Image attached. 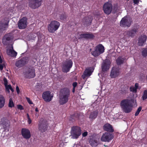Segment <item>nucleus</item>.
Instances as JSON below:
<instances>
[{
  "label": "nucleus",
  "mask_w": 147,
  "mask_h": 147,
  "mask_svg": "<svg viewBox=\"0 0 147 147\" xmlns=\"http://www.w3.org/2000/svg\"><path fill=\"white\" fill-rule=\"evenodd\" d=\"M35 111L36 112H38V108L36 107V109H35Z\"/></svg>",
  "instance_id": "6e6d98bb"
},
{
  "label": "nucleus",
  "mask_w": 147,
  "mask_h": 147,
  "mask_svg": "<svg viewBox=\"0 0 147 147\" xmlns=\"http://www.w3.org/2000/svg\"><path fill=\"white\" fill-rule=\"evenodd\" d=\"M140 0H134V3L135 4L138 5Z\"/></svg>",
  "instance_id": "de8ad7c7"
},
{
  "label": "nucleus",
  "mask_w": 147,
  "mask_h": 147,
  "mask_svg": "<svg viewBox=\"0 0 147 147\" xmlns=\"http://www.w3.org/2000/svg\"><path fill=\"white\" fill-rule=\"evenodd\" d=\"M133 102L134 100L131 99V101L128 99H125L121 100L120 102V106L123 111L126 113L130 112L133 107V105L131 102Z\"/></svg>",
  "instance_id": "f03ea898"
},
{
  "label": "nucleus",
  "mask_w": 147,
  "mask_h": 147,
  "mask_svg": "<svg viewBox=\"0 0 147 147\" xmlns=\"http://www.w3.org/2000/svg\"><path fill=\"white\" fill-rule=\"evenodd\" d=\"M95 17L96 18L97 17L98 18H99L100 17V15H96L95 16Z\"/></svg>",
  "instance_id": "603ef678"
},
{
  "label": "nucleus",
  "mask_w": 147,
  "mask_h": 147,
  "mask_svg": "<svg viewBox=\"0 0 147 147\" xmlns=\"http://www.w3.org/2000/svg\"><path fill=\"white\" fill-rule=\"evenodd\" d=\"M88 135V132L87 131H85L82 134V136L85 137L86 136Z\"/></svg>",
  "instance_id": "c03bdc74"
},
{
  "label": "nucleus",
  "mask_w": 147,
  "mask_h": 147,
  "mask_svg": "<svg viewBox=\"0 0 147 147\" xmlns=\"http://www.w3.org/2000/svg\"><path fill=\"white\" fill-rule=\"evenodd\" d=\"M75 88L73 87L72 90V92L73 93H74L75 92Z\"/></svg>",
  "instance_id": "864d4df0"
},
{
  "label": "nucleus",
  "mask_w": 147,
  "mask_h": 147,
  "mask_svg": "<svg viewBox=\"0 0 147 147\" xmlns=\"http://www.w3.org/2000/svg\"><path fill=\"white\" fill-rule=\"evenodd\" d=\"M42 0H29L28 5L31 8L35 9L40 7Z\"/></svg>",
  "instance_id": "9b49d317"
},
{
  "label": "nucleus",
  "mask_w": 147,
  "mask_h": 147,
  "mask_svg": "<svg viewBox=\"0 0 147 147\" xmlns=\"http://www.w3.org/2000/svg\"><path fill=\"white\" fill-rule=\"evenodd\" d=\"M114 137V136L113 134L107 132L103 134L101 140L103 142H109Z\"/></svg>",
  "instance_id": "ddd939ff"
},
{
  "label": "nucleus",
  "mask_w": 147,
  "mask_h": 147,
  "mask_svg": "<svg viewBox=\"0 0 147 147\" xmlns=\"http://www.w3.org/2000/svg\"><path fill=\"white\" fill-rule=\"evenodd\" d=\"M104 146H105V147H108V146L107 145H105L104 144Z\"/></svg>",
  "instance_id": "bf43d9fd"
},
{
  "label": "nucleus",
  "mask_w": 147,
  "mask_h": 147,
  "mask_svg": "<svg viewBox=\"0 0 147 147\" xmlns=\"http://www.w3.org/2000/svg\"><path fill=\"white\" fill-rule=\"evenodd\" d=\"M105 50L104 47L101 44H99L95 47V50L91 52L92 55L95 57H97L102 53Z\"/></svg>",
  "instance_id": "423d86ee"
},
{
  "label": "nucleus",
  "mask_w": 147,
  "mask_h": 147,
  "mask_svg": "<svg viewBox=\"0 0 147 147\" xmlns=\"http://www.w3.org/2000/svg\"><path fill=\"white\" fill-rule=\"evenodd\" d=\"M73 65V62L71 60H67L62 63V71L63 72L67 73L69 72Z\"/></svg>",
  "instance_id": "39448f33"
},
{
  "label": "nucleus",
  "mask_w": 147,
  "mask_h": 147,
  "mask_svg": "<svg viewBox=\"0 0 147 147\" xmlns=\"http://www.w3.org/2000/svg\"><path fill=\"white\" fill-rule=\"evenodd\" d=\"M26 115H27V117L28 119H30V117H29V115L28 113H27L26 114Z\"/></svg>",
  "instance_id": "5fc2aeb1"
},
{
  "label": "nucleus",
  "mask_w": 147,
  "mask_h": 147,
  "mask_svg": "<svg viewBox=\"0 0 147 147\" xmlns=\"http://www.w3.org/2000/svg\"><path fill=\"white\" fill-rule=\"evenodd\" d=\"M132 22L131 19L127 17L123 18L120 22V26L124 27H129Z\"/></svg>",
  "instance_id": "1a4fd4ad"
},
{
  "label": "nucleus",
  "mask_w": 147,
  "mask_h": 147,
  "mask_svg": "<svg viewBox=\"0 0 147 147\" xmlns=\"http://www.w3.org/2000/svg\"><path fill=\"white\" fill-rule=\"evenodd\" d=\"M60 19L61 20H64L66 19V16L63 14H61L59 16Z\"/></svg>",
  "instance_id": "58836bf2"
},
{
  "label": "nucleus",
  "mask_w": 147,
  "mask_h": 147,
  "mask_svg": "<svg viewBox=\"0 0 147 147\" xmlns=\"http://www.w3.org/2000/svg\"><path fill=\"white\" fill-rule=\"evenodd\" d=\"M141 53L144 57H146L147 56V48H143Z\"/></svg>",
  "instance_id": "2f4dec72"
},
{
  "label": "nucleus",
  "mask_w": 147,
  "mask_h": 147,
  "mask_svg": "<svg viewBox=\"0 0 147 147\" xmlns=\"http://www.w3.org/2000/svg\"><path fill=\"white\" fill-rule=\"evenodd\" d=\"M28 19L25 17H23L19 21L18 24L20 29H24L27 26Z\"/></svg>",
  "instance_id": "4468645a"
},
{
  "label": "nucleus",
  "mask_w": 147,
  "mask_h": 147,
  "mask_svg": "<svg viewBox=\"0 0 147 147\" xmlns=\"http://www.w3.org/2000/svg\"><path fill=\"white\" fill-rule=\"evenodd\" d=\"M147 39L146 35H144L140 36L139 38L138 44L140 46H142L144 44L145 42Z\"/></svg>",
  "instance_id": "5701e85b"
},
{
  "label": "nucleus",
  "mask_w": 147,
  "mask_h": 147,
  "mask_svg": "<svg viewBox=\"0 0 147 147\" xmlns=\"http://www.w3.org/2000/svg\"><path fill=\"white\" fill-rule=\"evenodd\" d=\"M114 8V10H115V12H116L117 11H118V9H117V6H115Z\"/></svg>",
  "instance_id": "09e8293b"
},
{
  "label": "nucleus",
  "mask_w": 147,
  "mask_h": 147,
  "mask_svg": "<svg viewBox=\"0 0 147 147\" xmlns=\"http://www.w3.org/2000/svg\"><path fill=\"white\" fill-rule=\"evenodd\" d=\"M60 26V23L56 20L51 21L47 26V30L50 33H53L58 29Z\"/></svg>",
  "instance_id": "7ed1b4c3"
},
{
  "label": "nucleus",
  "mask_w": 147,
  "mask_h": 147,
  "mask_svg": "<svg viewBox=\"0 0 147 147\" xmlns=\"http://www.w3.org/2000/svg\"><path fill=\"white\" fill-rule=\"evenodd\" d=\"M5 90L6 91L8 92H9V89L11 87V85H8L7 84L6 86H5Z\"/></svg>",
  "instance_id": "c9c22d12"
},
{
  "label": "nucleus",
  "mask_w": 147,
  "mask_h": 147,
  "mask_svg": "<svg viewBox=\"0 0 147 147\" xmlns=\"http://www.w3.org/2000/svg\"><path fill=\"white\" fill-rule=\"evenodd\" d=\"M6 52L8 55L11 57H16L17 55V53L13 50V46L11 49H7Z\"/></svg>",
  "instance_id": "b1692460"
},
{
  "label": "nucleus",
  "mask_w": 147,
  "mask_h": 147,
  "mask_svg": "<svg viewBox=\"0 0 147 147\" xmlns=\"http://www.w3.org/2000/svg\"><path fill=\"white\" fill-rule=\"evenodd\" d=\"M119 69L116 67H113L111 71L110 76L111 78H115L119 75Z\"/></svg>",
  "instance_id": "6ab92c4d"
},
{
  "label": "nucleus",
  "mask_w": 147,
  "mask_h": 147,
  "mask_svg": "<svg viewBox=\"0 0 147 147\" xmlns=\"http://www.w3.org/2000/svg\"><path fill=\"white\" fill-rule=\"evenodd\" d=\"M142 98V99L144 100L147 98V90H145L144 91Z\"/></svg>",
  "instance_id": "72a5a7b5"
},
{
  "label": "nucleus",
  "mask_w": 147,
  "mask_h": 147,
  "mask_svg": "<svg viewBox=\"0 0 147 147\" xmlns=\"http://www.w3.org/2000/svg\"><path fill=\"white\" fill-rule=\"evenodd\" d=\"M13 34L12 33L6 34L2 38V42L5 45H8L9 43L11 41L13 38Z\"/></svg>",
  "instance_id": "0eeeda50"
},
{
  "label": "nucleus",
  "mask_w": 147,
  "mask_h": 147,
  "mask_svg": "<svg viewBox=\"0 0 147 147\" xmlns=\"http://www.w3.org/2000/svg\"><path fill=\"white\" fill-rule=\"evenodd\" d=\"M98 111L97 110L92 112L90 114L89 118L91 120L95 119L97 117Z\"/></svg>",
  "instance_id": "cd10ccee"
},
{
  "label": "nucleus",
  "mask_w": 147,
  "mask_h": 147,
  "mask_svg": "<svg viewBox=\"0 0 147 147\" xmlns=\"http://www.w3.org/2000/svg\"><path fill=\"white\" fill-rule=\"evenodd\" d=\"M70 90L68 88H64L60 91L59 102L60 105H63L66 103L69 100L70 96Z\"/></svg>",
  "instance_id": "f257e3e1"
},
{
  "label": "nucleus",
  "mask_w": 147,
  "mask_h": 147,
  "mask_svg": "<svg viewBox=\"0 0 147 147\" xmlns=\"http://www.w3.org/2000/svg\"><path fill=\"white\" fill-rule=\"evenodd\" d=\"M93 72L92 68L90 67L86 68L84 72L83 75L82 76V77L84 79L86 77L90 76Z\"/></svg>",
  "instance_id": "412c9836"
},
{
  "label": "nucleus",
  "mask_w": 147,
  "mask_h": 147,
  "mask_svg": "<svg viewBox=\"0 0 147 147\" xmlns=\"http://www.w3.org/2000/svg\"><path fill=\"white\" fill-rule=\"evenodd\" d=\"M9 21L6 23L0 24V33H3V31L6 30L7 28V26L8 25Z\"/></svg>",
  "instance_id": "bb28decb"
},
{
  "label": "nucleus",
  "mask_w": 147,
  "mask_h": 147,
  "mask_svg": "<svg viewBox=\"0 0 147 147\" xmlns=\"http://www.w3.org/2000/svg\"><path fill=\"white\" fill-rule=\"evenodd\" d=\"M141 109H142V108L141 107H140L138 108L137 111L135 113V116H137L138 115L140 112L141 111Z\"/></svg>",
  "instance_id": "e433bc0d"
},
{
  "label": "nucleus",
  "mask_w": 147,
  "mask_h": 147,
  "mask_svg": "<svg viewBox=\"0 0 147 147\" xmlns=\"http://www.w3.org/2000/svg\"><path fill=\"white\" fill-rule=\"evenodd\" d=\"M36 87L37 88L38 87H39V85H36Z\"/></svg>",
  "instance_id": "13d9d810"
},
{
  "label": "nucleus",
  "mask_w": 147,
  "mask_h": 147,
  "mask_svg": "<svg viewBox=\"0 0 147 147\" xmlns=\"http://www.w3.org/2000/svg\"><path fill=\"white\" fill-rule=\"evenodd\" d=\"M138 86V83H136L135 85V88H136V89H137Z\"/></svg>",
  "instance_id": "8fccbe9b"
},
{
  "label": "nucleus",
  "mask_w": 147,
  "mask_h": 147,
  "mask_svg": "<svg viewBox=\"0 0 147 147\" xmlns=\"http://www.w3.org/2000/svg\"><path fill=\"white\" fill-rule=\"evenodd\" d=\"M24 75L26 78L30 79L34 78L36 76L34 69L33 67L29 68L26 71Z\"/></svg>",
  "instance_id": "9d476101"
},
{
  "label": "nucleus",
  "mask_w": 147,
  "mask_h": 147,
  "mask_svg": "<svg viewBox=\"0 0 147 147\" xmlns=\"http://www.w3.org/2000/svg\"><path fill=\"white\" fill-rule=\"evenodd\" d=\"M125 59L122 58L121 57H119L116 59V63L117 65H121L124 62Z\"/></svg>",
  "instance_id": "c85d7f7f"
},
{
  "label": "nucleus",
  "mask_w": 147,
  "mask_h": 147,
  "mask_svg": "<svg viewBox=\"0 0 147 147\" xmlns=\"http://www.w3.org/2000/svg\"><path fill=\"white\" fill-rule=\"evenodd\" d=\"M28 58L23 57L20 59L16 61L15 65L18 68L23 67L28 62Z\"/></svg>",
  "instance_id": "2eb2a0df"
},
{
  "label": "nucleus",
  "mask_w": 147,
  "mask_h": 147,
  "mask_svg": "<svg viewBox=\"0 0 147 147\" xmlns=\"http://www.w3.org/2000/svg\"><path fill=\"white\" fill-rule=\"evenodd\" d=\"M92 20V18L91 16L86 17L83 19V23L85 26H88L91 24Z\"/></svg>",
  "instance_id": "4be33fe9"
},
{
  "label": "nucleus",
  "mask_w": 147,
  "mask_h": 147,
  "mask_svg": "<svg viewBox=\"0 0 147 147\" xmlns=\"http://www.w3.org/2000/svg\"><path fill=\"white\" fill-rule=\"evenodd\" d=\"M47 125L45 123L42 121L39 122L38 129L40 131L42 132H45L47 130Z\"/></svg>",
  "instance_id": "aec40b11"
},
{
  "label": "nucleus",
  "mask_w": 147,
  "mask_h": 147,
  "mask_svg": "<svg viewBox=\"0 0 147 147\" xmlns=\"http://www.w3.org/2000/svg\"><path fill=\"white\" fill-rule=\"evenodd\" d=\"M21 133L23 138L26 140L29 139L31 136L30 132L28 129L26 128H22Z\"/></svg>",
  "instance_id": "dca6fc26"
},
{
  "label": "nucleus",
  "mask_w": 147,
  "mask_h": 147,
  "mask_svg": "<svg viewBox=\"0 0 147 147\" xmlns=\"http://www.w3.org/2000/svg\"><path fill=\"white\" fill-rule=\"evenodd\" d=\"M28 123L29 124L31 123L32 122V121L30 119H28Z\"/></svg>",
  "instance_id": "3c124183"
},
{
  "label": "nucleus",
  "mask_w": 147,
  "mask_h": 147,
  "mask_svg": "<svg viewBox=\"0 0 147 147\" xmlns=\"http://www.w3.org/2000/svg\"><path fill=\"white\" fill-rule=\"evenodd\" d=\"M79 115L78 113H76L72 115H71L70 116V118L71 119V120L73 121V119L74 120H78L79 119Z\"/></svg>",
  "instance_id": "7c9ffc66"
},
{
  "label": "nucleus",
  "mask_w": 147,
  "mask_h": 147,
  "mask_svg": "<svg viewBox=\"0 0 147 147\" xmlns=\"http://www.w3.org/2000/svg\"><path fill=\"white\" fill-rule=\"evenodd\" d=\"M137 32V29L134 28L130 30L125 31L124 33V35L126 37H132L135 36Z\"/></svg>",
  "instance_id": "f3484780"
},
{
  "label": "nucleus",
  "mask_w": 147,
  "mask_h": 147,
  "mask_svg": "<svg viewBox=\"0 0 147 147\" xmlns=\"http://www.w3.org/2000/svg\"><path fill=\"white\" fill-rule=\"evenodd\" d=\"M16 90L17 94H18L20 93V90L18 86H16Z\"/></svg>",
  "instance_id": "49530a36"
},
{
  "label": "nucleus",
  "mask_w": 147,
  "mask_h": 147,
  "mask_svg": "<svg viewBox=\"0 0 147 147\" xmlns=\"http://www.w3.org/2000/svg\"><path fill=\"white\" fill-rule=\"evenodd\" d=\"M5 102V99L4 96L0 95V108H2L4 105Z\"/></svg>",
  "instance_id": "c756f323"
},
{
  "label": "nucleus",
  "mask_w": 147,
  "mask_h": 147,
  "mask_svg": "<svg viewBox=\"0 0 147 147\" xmlns=\"http://www.w3.org/2000/svg\"><path fill=\"white\" fill-rule=\"evenodd\" d=\"M71 134L74 139H77L81 135L82 130L80 127L75 126L71 127Z\"/></svg>",
  "instance_id": "20e7f679"
},
{
  "label": "nucleus",
  "mask_w": 147,
  "mask_h": 147,
  "mask_svg": "<svg viewBox=\"0 0 147 147\" xmlns=\"http://www.w3.org/2000/svg\"><path fill=\"white\" fill-rule=\"evenodd\" d=\"M51 93L49 91H45L43 93L42 98L46 102H49L52 100L53 95L51 94Z\"/></svg>",
  "instance_id": "f8f14e48"
},
{
  "label": "nucleus",
  "mask_w": 147,
  "mask_h": 147,
  "mask_svg": "<svg viewBox=\"0 0 147 147\" xmlns=\"http://www.w3.org/2000/svg\"><path fill=\"white\" fill-rule=\"evenodd\" d=\"M9 90H11V91L13 92L14 91V90H13V89L12 88V87H11L10 88V89H9Z\"/></svg>",
  "instance_id": "4d7b16f0"
},
{
  "label": "nucleus",
  "mask_w": 147,
  "mask_h": 147,
  "mask_svg": "<svg viewBox=\"0 0 147 147\" xmlns=\"http://www.w3.org/2000/svg\"><path fill=\"white\" fill-rule=\"evenodd\" d=\"M17 107L18 109L20 110H23L24 109V108L23 106L21 105H17Z\"/></svg>",
  "instance_id": "ea45409f"
},
{
  "label": "nucleus",
  "mask_w": 147,
  "mask_h": 147,
  "mask_svg": "<svg viewBox=\"0 0 147 147\" xmlns=\"http://www.w3.org/2000/svg\"><path fill=\"white\" fill-rule=\"evenodd\" d=\"M113 8V6L111 2L109 1L106 2L103 6V10L106 14L109 15L111 12Z\"/></svg>",
  "instance_id": "6e6552de"
},
{
  "label": "nucleus",
  "mask_w": 147,
  "mask_h": 147,
  "mask_svg": "<svg viewBox=\"0 0 147 147\" xmlns=\"http://www.w3.org/2000/svg\"><path fill=\"white\" fill-rule=\"evenodd\" d=\"M104 129L106 131L110 132H113L114 130L112 126L109 123L105 124L103 127Z\"/></svg>",
  "instance_id": "a878e982"
},
{
  "label": "nucleus",
  "mask_w": 147,
  "mask_h": 147,
  "mask_svg": "<svg viewBox=\"0 0 147 147\" xmlns=\"http://www.w3.org/2000/svg\"><path fill=\"white\" fill-rule=\"evenodd\" d=\"M3 80L4 83V86L7 85L8 84L7 79L5 78L4 77L3 79Z\"/></svg>",
  "instance_id": "79ce46f5"
},
{
  "label": "nucleus",
  "mask_w": 147,
  "mask_h": 147,
  "mask_svg": "<svg viewBox=\"0 0 147 147\" xmlns=\"http://www.w3.org/2000/svg\"><path fill=\"white\" fill-rule=\"evenodd\" d=\"M4 67H5V64L4 63H1L0 64V70L1 71Z\"/></svg>",
  "instance_id": "4c0bfd02"
},
{
  "label": "nucleus",
  "mask_w": 147,
  "mask_h": 147,
  "mask_svg": "<svg viewBox=\"0 0 147 147\" xmlns=\"http://www.w3.org/2000/svg\"><path fill=\"white\" fill-rule=\"evenodd\" d=\"M77 83L76 82H73L72 84V85L73 88H75L77 86Z\"/></svg>",
  "instance_id": "a18cd8bd"
},
{
  "label": "nucleus",
  "mask_w": 147,
  "mask_h": 147,
  "mask_svg": "<svg viewBox=\"0 0 147 147\" xmlns=\"http://www.w3.org/2000/svg\"><path fill=\"white\" fill-rule=\"evenodd\" d=\"M97 142L95 140H92L90 141L91 145L93 147H95L96 146Z\"/></svg>",
  "instance_id": "f704fd0d"
},
{
  "label": "nucleus",
  "mask_w": 147,
  "mask_h": 147,
  "mask_svg": "<svg viewBox=\"0 0 147 147\" xmlns=\"http://www.w3.org/2000/svg\"><path fill=\"white\" fill-rule=\"evenodd\" d=\"M130 91L135 93H136L137 92V89H136V88H135L134 87H130Z\"/></svg>",
  "instance_id": "a19ab883"
},
{
  "label": "nucleus",
  "mask_w": 147,
  "mask_h": 147,
  "mask_svg": "<svg viewBox=\"0 0 147 147\" xmlns=\"http://www.w3.org/2000/svg\"><path fill=\"white\" fill-rule=\"evenodd\" d=\"M14 104L13 101L12 99L10 98L9 99V101L8 104V107H9L12 108L14 107Z\"/></svg>",
  "instance_id": "473e14b6"
},
{
  "label": "nucleus",
  "mask_w": 147,
  "mask_h": 147,
  "mask_svg": "<svg viewBox=\"0 0 147 147\" xmlns=\"http://www.w3.org/2000/svg\"><path fill=\"white\" fill-rule=\"evenodd\" d=\"M111 63L108 60L103 62L101 65V69L103 72L107 71L110 68Z\"/></svg>",
  "instance_id": "a211bd4d"
},
{
  "label": "nucleus",
  "mask_w": 147,
  "mask_h": 147,
  "mask_svg": "<svg viewBox=\"0 0 147 147\" xmlns=\"http://www.w3.org/2000/svg\"><path fill=\"white\" fill-rule=\"evenodd\" d=\"M94 37V36L92 33H86L81 34L80 35L79 39H81L83 38L86 39H92Z\"/></svg>",
  "instance_id": "393cba45"
},
{
  "label": "nucleus",
  "mask_w": 147,
  "mask_h": 147,
  "mask_svg": "<svg viewBox=\"0 0 147 147\" xmlns=\"http://www.w3.org/2000/svg\"><path fill=\"white\" fill-rule=\"evenodd\" d=\"M27 100L28 102L30 104H33V103L30 100V99L29 98H27Z\"/></svg>",
  "instance_id": "37998d69"
}]
</instances>
